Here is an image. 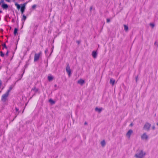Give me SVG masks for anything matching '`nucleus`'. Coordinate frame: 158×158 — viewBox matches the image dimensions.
Returning <instances> with one entry per match:
<instances>
[{"label":"nucleus","mask_w":158,"mask_h":158,"mask_svg":"<svg viewBox=\"0 0 158 158\" xmlns=\"http://www.w3.org/2000/svg\"><path fill=\"white\" fill-rule=\"evenodd\" d=\"M146 155V153L142 150H139L137 151L134 156L136 158H143Z\"/></svg>","instance_id":"obj_1"},{"label":"nucleus","mask_w":158,"mask_h":158,"mask_svg":"<svg viewBox=\"0 0 158 158\" xmlns=\"http://www.w3.org/2000/svg\"><path fill=\"white\" fill-rule=\"evenodd\" d=\"M151 126V124L148 122H146L143 127V129L145 131H149Z\"/></svg>","instance_id":"obj_2"},{"label":"nucleus","mask_w":158,"mask_h":158,"mask_svg":"<svg viewBox=\"0 0 158 158\" xmlns=\"http://www.w3.org/2000/svg\"><path fill=\"white\" fill-rule=\"evenodd\" d=\"M141 137V139L143 140H147L148 139V136L146 133H143Z\"/></svg>","instance_id":"obj_3"},{"label":"nucleus","mask_w":158,"mask_h":158,"mask_svg":"<svg viewBox=\"0 0 158 158\" xmlns=\"http://www.w3.org/2000/svg\"><path fill=\"white\" fill-rule=\"evenodd\" d=\"M66 70L68 74L69 77H70L71 75V71L70 66L69 64H67L66 68Z\"/></svg>","instance_id":"obj_4"},{"label":"nucleus","mask_w":158,"mask_h":158,"mask_svg":"<svg viewBox=\"0 0 158 158\" xmlns=\"http://www.w3.org/2000/svg\"><path fill=\"white\" fill-rule=\"evenodd\" d=\"M41 53L40 52L38 53H35L34 56V61L35 62L37 61L39 58L40 56L41 55Z\"/></svg>","instance_id":"obj_5"},{"label":"nucleus","mask_w":158,"mask_h":158,"mask_svg":"<svg viewBox=\"0 0 158 158\" xmlns=\"http://www.w3.org/2000/svg\"><path fill=\"white\" fill-rule=\"evenodd\" d=\"M27 4V2H26L23 4H21V13L22 14H23V13L25 9V6H26V5Z\"/></svg>","instance_id":"obj_6"},{"label":"nucleus","mask_w":158,"mask_h":158,"mask_svg":"<svg viewBox=\"0 0 158 158\" xmlns=\"http://www.w3.org/2000/svg\"><path fill=\"white\" fill-rule=\"evenodd\" d=\"M2 46L3 47V49H7L8 47L9 46V44L7 41H6L5 43L2 44Z\"/></svg>","instance_id":"obj_7"},{"label":"nucleus","mask_w":158,"mask_h":158,"mask_svg":"<svg viewBox=\"0 0 158 158\" xmlns=\"http://www.w3.org/2000/svg\"><path fill=\"white\" fill-rule=\"evenodd\" d=\"M98 52L97 50H94L92 52V55L94 58H96L97 57Z\"/></svg>","instance_id":"obj_8"},{"label":"nucleus","mask_w":158,"mask_h":158,"mask_svg":"<svg viewBox=\"0 0 158 158\" xmlns=\"http://www.w3.org/2000/svg\"><path fill=\"white\" fill-rule=\"evenodd\" d=\"M133 132V131L132 130L130 129L129 130L126 134V136L128 138H130L131 135L132 133Z\"/></svg>","instance_id":"obj_9"},{"label":"nucleus","mask_w":158,"mask_h":158,"mask_svg":"<svg viewBox=\"0 0 158 158\" xmlns=\"http://www.w3.org/2000/svg\"><path fill=\"white\" fill-rule=\"evenodd\" d=\"M8 95H9V93H8L5 94L2 96V99L3 101L4 102L6 101V98L7 97V96H8Z\"/></svg>","instance_id":"obj_10"},{"label":"nucleus","mask_w":158,"mask_h":158,"mask_svg":"<svg viewBox=\"0 0 158 158\" xmlns=\"http://www.w3.org/2000/svg\"><path fill=\"white\" fill-rule=\"evenodd\" d=\"M84 83V80L82 79H80L77 81V83L80 84L81 85H82Z\"/></svg>","instance_id":"obj_11"},{"label":"nucleus","mask_w":158,"mask_h":158,"mask_svg":"<svg viewBox=\"0 0 158 158\" xmlns=\"http://www.w3.org/2000/svg\"><path fill=\"white\" fill-rule=\"evenodd\" d=\"M103 109L102 108H98L96 107L95 108V111L98 112L99 113H100L101 112Z\"/></svg>","instance_id":"obj_12"},{"label":"nucleus","mask_w":158,"mask_h":158,"mask_svg":"<svg viewBox=\"0 0 158 158\" xmlns=\"http://www.w3.org/2000/svg\"><path fill=\"white\" fill-rule=\"evenodd\" d=\"M2 7L4 9H6L8 8V6L7 4H3L2 5Z\"/></svg>","instance_id":"obj_13"},{"label":"nucleus","mask_w":158,"mask_h":158,"mask_svg":"<svg viewBox=\"0 0 158 158\" xmlns=\"http://www.w3.org/2000/svg\"><path fill=\"white\" fill-rule=\"evenodd\" d=\"M26 16H25L24 15H23V17L22 18V23L23 24L24 23L26 19Z\"/></svg>","instance_id":"obj_14"},{"label":"nucleus","mask_w":158,"mask_h":158,"mask_svg":"<svg viewBox=\"0 0 158 158\" xmlns=\"http://www.w3.org/2000/svg\"><path fill=\"white\" fill-rule=\"evenodd\" d=\"M123 27L124 28V30L126 32H127L128 30V27L126 25H124Z\"/></svg>","instance_id":"obj_15"},{"label":"nucleus","mask_w":158,"mask_h":158,"mask_svg":"<svg viewBox=\"0 0 158 158\" xmlns=\"http://www.w3.org/2000/svg\"><path fill=\"white\" fill-rule=\"evenodd\" d=\"M101 144L102 147H104L106 145V142L105 140H103L101 142Z\"/></svg>","instance_id":"obj_16"},{"label":"nucleus","mask_w":158,"mask_h":158,"mask_svg":"<svg viewBox=\"0 0 158 158\" xmlns=\"http://www.w3.org/2000/svg\"><path fill=\"white\" fill-rule=\"evenodd\" d=\"M115 81V80L114 79H111L110 80V84H111L112 85H113L114 84Z\"/></svg>","instance_id":"obj_17"},{"label":"nucleus","mask_w":158,"mask_h":158,"mask_svg":"<svg viewBox=\"0 0 158 158\" xmlns=\"http://www.w3.org/2000/svg\"><path fill=\"white\" fill-rule=\"evenodd\" d=\"M48 80L49 81H51L53 79V77L51 75H49L48 77Z\"/></svg>","instance_id":"obj_18"},{"label":"nucleus","mask_w":158,"mask_h":158,"mask_svg":"<svg viewBox=\"0 0 158 158\" xmlns=\"http://www.w3.org/2000/svg\"><path fill=\"white\" fill-rule=\"evenodd\" d=\"M15 6L17 7V8L18 10H19L20 9V6L17 3H15Z\"/></svg>","instance_id":"obj_19"},{"label":"nucleus","mask_w":158,"mask_h":158,"mask_svg":"<svg viewBox=\"0 0 158 158\" xmlns=\"http://www.w3.org/2000/svg\"><path fill=\"white\" fill-rule=\"evenodd\" d=\"M149 25L152 28H153L155 26V24L153 23H150Z\"/></svg>","instance_id":"obj_20"},{"label":"nucleus","mask_w":158,"mask_h":158,"mask_svg":"<svg viewBox=\"0 0 158 158\" xmlns=\"http://www.w3.org/2000/svg\"><path fill=\"white\" fill-rule=\"evenodd\" d=\"M49 101L50 103H51L52 104H54L55 103V101H54L51 99H49Z\"/></svg>","instance_id":"obj_21"},{"label":"nucleus","mask_w":158,"mask_h":158,"mask_svg":"<svg viewBox=\"0 0 158 158\" xmlns=\"http://www.w3.org/2000/svg\"><path fill=\"white\" fill-rule=\"evenodd\" d=\"M17 31H18V29H17L15 28V30H14V34L15 35H16V34H17Z\"/></svg>","instance_id":"obj_22"},{"label":"nucleus","mask_w":158,"mask_h":158,"mask_svg":"<svg viewBox=\"0 0 158 158\" xmlns=\"http://www.w3.org/2000/svg\"><path fill=\"white\" fill-rule=\"evenodd\" d=\"M32 90L34 91L35 92H37L38 90L37 89H36L35 88H34V89H33Z\"/></svg>","instance_id":"obj_23"},{"label":"nucleus","mask_w":158,"mask_h":158,"mask_svg":"<svg viewBox=\"0 0 158 158\" xmlns=\"http://www.w3.org/2000/svg\"><path fill=\"white\" fill-rule=\"evenodd\" d=\"M0 55L1 56H4V54H3V53L2 52L0 51Z\"/></svg>","instance_id":"obj_24"},{"label":"nucleus","mask_w":158,"mask_h":158,"mask_svg":"<svg viewBox=\"0 0 158 158\" xmlns=\"http://www.w3.org/2000/svg\"><path fill=\"white\" fill-rule=\"evenodd\" d=\"M36 7V5H33L32 6V8L33 9H35V8Z\"/></svg>","instance_id":"obj_25"},{"label":"nucleus","mask_w":158,"mask_h":158,"mask_svg":"<svg viewBox=\"0 0 158 158\" xmlns=\"http://www.w3.org/2000/svg\"><path fill=\"white\" fill-rule=\"evenodd\" d=\"M15 110H16V112H18V113H17V115L19 114V109L17 108L16 107L15 108Z\"/></svg>","instance_id":"obj_26"},{"label":"nucleus","mask_w":158,"mask_h":158,"mask_svg":"<svg viewBox=\"0 0 158 158\" xmlns=\"http://www.w3.org/2000/svg\"><path fill=\"white\" fill-rule=\"evenodd\" d=\"M155 125H153L152 127V129L153 130H155Z\"/></svg>","instance_id":"obj_27"},{"label":"nucleus","mask_w":158,"mask_h":158,"mask_svg":"<svg viewBox=\"0 0 158 158\" xmlns=\"http://www.w3.org/2000/svg\"><path fill=\"white\" fill-rule=\"evenodd\" d=\"M110 22V20L109 19H107V23H109Z\"/></svg>","instance_id":"obj_28"},{"label":"nucleus","mask_w":158,"mask_h":158,"mask_svg":"<svg viewBox=\"0 0 158 158\" xmlns=\"http://www.w3.org/2000/svg\"><path fill=\"white\" fill-rule=\"evenodd\" d=\"M84 125H87V123L86 122H85L84 123Z\"/></svg>","instance_id":"obj_29"},{"label":"nucleus","mask_w":158,"mask_h":158,"mask_svg":"<svg viewBox=\"0 0 158 158\" xmlns=\"http://www.w3.org/2000/svg\"><path fill=\"white\" fill-rule=\"evenodd\" d=\"M138 77V76H137L136 77V82H137V80Z\"/></svg>","instance_id":"obj_30"},{"label":"nucleus","mask_w":158,"mask_h":158,"mask_svg":"<svg viewBox=\"0 0 158 158\" xmlns=\"http://www.w3.org/2000/svg\"><path fill=\"white\" fill-rule=\"evenodd\" d=\"M48 50H46L45 51V53H46V54L47 53V52H48Z\"/></svg>","instance_id":"obj_31"},{"label":"nucleus","mask_w":158,"mask_h":158,"mask_svg":"<svg viewBox=\"0 0 158 158\" xmlns=\"http://www.w3.org/2000/svg\"><path fill=\"white\" fill-rule=\"evenodd\" d=\"M77 42L78 44H79V43L80 42H79V41H77Z\"/></svg>","instance_id":"obj_32"},{"label":"nucleus","mask_w":158,"mask_h":158,"mask_svg":"<svg viewBox=\"0 0 158 158\" xmlns=\"http://www.w3.org/2000/svg\"><path fill=\"white\" fill-rule=\"evenodd\" d=\"M56 86H57L56 85H54V86H55V87H56Z\"/></svg>","instance_id":"obj_33"},{"label":"nucleus","mask_w":158,"mask_h":158,"mask_svg":"<svg viewBox=\"0 0 158 158\" xmlns=\"http://www.w3.org/2000/svg\"><path fill=\"white\" fill-rule=\"evenodd\" d=\"M2 12V11L0 10V13H1Z\"/></svg>","instance_id":"obj_34"},{"label":"nucleus","mask_w":158,"mask_h":158,"mask_svg":"<svg viewBox=\"0 0 158 158\" xmlns=\"http://www.w3.org/2000/svg\"><path fill=\"white\" fill-rule=\"evenodd\" d=\"M130 125L131 126H132V123H131L130 124Z\"/></svg>","instance_id":"obj_35"},{"label":"nucleus","mask_w":158,"mask_h":158,"mask_svg":"<svg viewBox=\"0 0 158 158\" xmlns=\"http://www.w3.org/2000/svg\"><path fill=\"white\" fill-rule=\"evenodd\" d=\"M3 2V0H2V1H1L2 2Z\"/></svg>","instance_id":"obj_36"},{"label":"nucleus","mask_w":158,"mask_h":158,"mask_svg":"<svg viewBox=\"0 0 158 158\" xmlns=\"http://www.w3.org/2000/svg\"><path fill=\"white\" fill-rule=\"evenodd\" d=\"M157 125H158V123H157Z\"/></svg>","instance_id":"obj_37"},{"label":"nucleus","mask_w":158,"mask_h":158,"mask_svg":"<svg viewBox=\"0 0 158 158\" xmlns=\"http://www.w3.org/2000/svg\"><path fill=\"white\" fill-rule=\"evenodd\" d=\"M1 85V83L0 82V85Z\"/></svg>","instance_id":"obj_38"},{"label":"nucleus","mask_w":158,"mask_h":158,"mask_svg":"<svg viewBox=\"0 0 158 158\" xmlns=\"http://www.w3.org/2000/svg\"><path fill=\"white\" fill-rule=\"evenodd\" d=\"M23 111H24V110H23V111L22 112V113H23Z\"/></svg>","instance_id":"obj_39"},{"label":"nucleus","mask_w":158,"mask_h":158,"mask_svg":"<svg viewBox=\"0 0 158 158\" xmlns=\"http://www.w3.org/2000/svg\"><path fill=\"white\" fill-rule=\"evenodd\" d=\"M1 2H0V4H1Z\"/></svg>","instance_id":"obj_40"}]
</instances>
